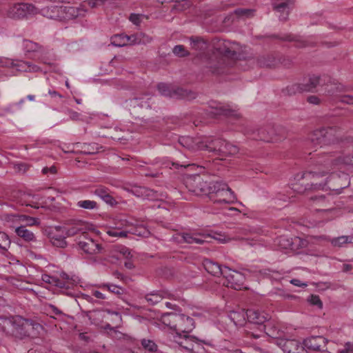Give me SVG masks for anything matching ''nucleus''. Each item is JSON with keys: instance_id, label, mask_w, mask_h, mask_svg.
<instances>
[{"instance_id": "obj_32", "label": "nucleus", "mask_w": 353, "mask_h": 353, "mask_svg": "<svg viewBox=\"0 0 353 353\" xmlns=\"http://www.w3.org/2000/svg\"><path fill=\"white\" fill-rule=\"evenodd\" d=\"M16 234L24 241L30 242L36 241V237L32 232L26 228L25 226H18L15 229Z\"/></svg>"}, {"instance_id": "obj_22", "label": "nucleus", "mask_w": 353, "mask_h": 353, "mask_svg": "<svg viewBox=\"0 0 353 353\" xmlns=\"http://www.w3.org/2000/svg\"><path fill=\"white\" fill-rule=\"evenodd\" d=\"M301 239L299 237H295L294 239H289L286 236H280L277 237L274 242L275 244L281 250H292L296 249L294 244L300 242Z\"/></svg>"}, {"instance_id": "obj_20", "label": "nucleus", "mask_w": 353, "mask_h": 353, "mask_svg": "<svg viewBox=\"0 0 353 353\" xmlns=\"http://www.w3.org/2000/svg\"><path fill=\"white\" fill-rule=\"evenodd\" d=\"M272 37L285 41H294L295 43V47L299 48H305L312 45L311 42H309L308 41L303 39L301 37L294 35L292 34H284L282 35L274 34L272 35Z\"/></svg>"}, {"instance_id": "obj_9", "label": "nucleus", "mask_w": 353, "mask_h": 353, "mask_svg": "<svg viewBox=\"0 0 353 353\" xmlns=\"http://www.w3.org/2000/svg\"><path fill=\"white\" fill-rule=\"evenodd\" d=\"M246 316L250 323L258 325L261 332L269 334L267 331L268 323H269V315L268 314L265 312L250 309L247 310Z\"/></svg>"}, {"instance_id": "obj_38", "label": "nucleus", "mask_w": 353, "mask_h": 353, "mask_svg": "<svg viewBox=\"0 0 353 353\" xmlns=\"http://www.w3.org/2000/svg\"><path fill=\"white\" fill-rule=\"evenodd\" d=\"M1 219L10 227L21 223L20 214H3L1 216Z\"/></svg>"}, {"instance_id": "obj_6", "label": "nucleus", "mask_w": 353, "mask_h": 353, "mask_svg": "<svg viewBox=\"0 0 353 353\" xmlns=\"http://www.w3.org/2000/svg\"><path fill=\"white\" fill-rule=\"evenodd\" d=\"M158 90L162 96L174 99H191L195 98V93L181 88H173L170 85L160 83L158 84Z\"/></svg>"}, {"instance_id": "obj_60", "label": "nucleus", "mask_w": 353, "mask_h": 353, "mask_svg": "<svg viewBox=\"0 0 353 353\" xmlns=\"http://www.w3.org/2000/svg\"><path fill=\"white\" fill-rule=\"evenodd\" d=\"M340 101L343 103L353 105V96L350 94L343 95L340 98Z\"/></svg>"}, {"instance_id": "obj_56", "label": "nucleus", "mask_w": 353, "mask_h": 353, "mask_svg": "<svg viewBox=\"0 0 353 353\" xmlns=\"http://www.w3.org/2000/svg\"><path fill=\"white\" fill-rule=\"evenodd\" d=\"M337 353H353V343H346L342 347L338 349Z\"/></svg>"}, {"instance_id": "obj_52", "label": "nucleus", "mask_w": 353, "mask_h": 353, "mask_svg": "<svg viewBox=\"0 0 353 353\" xmlns=\"http://www.w3.org/2000/svg\"><path fill=\"white\" fill-rule=\"evenodd\" d=\"M172 52L179 57H185L190 54V52L185 50L183 45L175 46L172 49Z\"/></svg>"}, {"instance_id": "obj_62", "label": "nucleus", "mask_w": 353, "mask_h": 353, "mask_svg": "<svg viewBox=\"0 0 353 353\" xmlns=\"http://www.w3.org/2000/svg\"><path fill=\"white\" fill-rule=\"evenodd\" d=\"M54 286H57L60 288H68V282H66L65 281H63L59 278H56V283H54Z\"/></svg>"}, {"instance_id": "obj_42", "label": "nucleus", "mask_w": 353, "mask_h": 353, "mask_svg": "<svg viewBox=\"0 0 353 353\" xmlns=\"http://www.w3.org/2000/svg\"><path fill=\"white\" fill-rule=\"evenodd\" d=\"M77 207L85 210H95L99 208L98 203L92 200H81L77 203Z\"/></svg>"}, {"instance_id": "obj_23", "label": "nucleus", "mask_w": 353, "mask_h": 353, "mask_svg": "<svg viewBox=\"0 0 353 353\" xmlns=\"http://www.w3.org/2000/svg\"><path fill=\"white\" fill-rule=\"evenodd\" d=\"M21 47L27 57L32 59H34L35 53L42 50L41 45L29 39H23Z\"/></svg>"}, {"instance_id": "obj_15", "label": "nucleus", "mask_w": 353, "mask_h": 353, "mask_svg": "<svg viewBox=\"0 0 353 353\" xmlns=\"http://www.w3.org/2000/svg\"><path fill=\"white\" fill-rule=\"evenodd\" d=\"M327 339L322 336H312L304 340V346L314 351H325Z\"/></svg>"}, {"instance_id": "obj_19", "label": "nucleus", "mask_w": 353, "mask_h": 353, "mask_svg": "<svg viewBox=\"0 0 353 353\" xmlns=\"http://www.w3.org/2000/svg\"><path fill=\"white\" fill-rule=\"evenodd\" d=\"M179 320L177 324L176 332L188 334V333L192 332L195 327L194 321L190 316L180 314Z\"/></svg>"}, {"instance_id": "obj_2", "label": "nucleus", "mask_w": 353, "mask_h": 353, "mask_svg": "<svg viewBox=\"0 0 353 353\" xmlns=\"http://www.w3.org/2000/svg\"><path fill=\"white\" fill-rule=\"evenodd\" d=\"M350 150L351 149L348 147L345 150L343 151L317 154V165L323 166L325 170L321 172L314 170L299 172L296 174L294 179L299 181L303 179H312L319 178L325 176L331 170L340 168L342 165L353 166V154L350 156Z\"/></svg>"}, {"instance_id": "obj_41", "label": "nucleus", "mask_w": 353, "mask_h": 353, "mask_svg": "<svg viewBox=\"0 0 353 353\" xmlns=\"http://www.w3.org/2000/svg\"><path fill=\"white\" fill-rule=\"evenodd\" d=\"M334 246L342 247L347 243H353V235L350 236H341L333 239L331 241Z\"/></svg>"}, {"instance_id": "obj_44", "label": "nucleus", "mask_w": 353, "mask_h": 353, "mask_svg": "<svg viewBox=\"0 0 353 353\" xmlns=\"http://www.w3.org/2000/svg\"><path fill=\"white\" fill-rule=\"evenodd\" d=\"M81 152L85 154H94L99 152V148L97 144L83 143L81 146Z\"/></svg>"}, {"instance_id": "obj_36", "label": "nucleus", "mask_w": 353, "mask_h": 353, "mask_svg": "<svg viewBox=\"0 0 353 353\" xmlns=\"http://www.w3.org/2000/svg\"><path fill=\"white\" fill-rule=\"evenodd\" d=\"M196 340V339L194 336L185 334H183V340L177 343L185 350L191 352L194 348L193 343L195 342Z\"/></svg>"}, {"instance_id": "obj_59", "label": "nucleus", "mask_w": 353, "mask_h": 353, "mask_svg": "<svg viewBox=\"0 0 353 353\" xmlns=\"http://www.w3.org/2000/svg\"><path fill=\"white\" fill-rule=\"evenodd\" d=\"M310 301L311 304L314 305L318 306L319 308H321L323 306L322 301H321L319 296L312 295L310 299Z\"/></svg>"}, {"instance_id": "obj_3", "label": "nucleus", "mask_w": 353, "mask_h": 353, "mask_svg": "<svg viewBox=\"0 0 353 353\" xmlns=\"http://www.w3.org/2000/svg\"><path fill=\"white\" fill-rule=\"evenodd\" d=\"M40 326L39 323L21 316L10 318L0 316V330L16 339H23L28 337L32 330H37Z\"/></svg>"}, {"instance_id": "obj_54", "label": "nucleus", "mask_w": 353, "mask_h": 353, "mask_svg": "<svg viewBox=\"0 0 353 353\" xmlns=\"http://www.w3.org/2000/svg\"><path fill=\"white\" fill-rule=\"evenodd\" d=\"M129 233L140 236H148L150 234V232L146 228L143 227L142 225H140L137 226L133 231L130 232Z\"/></svg>"}, {"instance_id": "obj_49", "label": "nucleus", "mask_w": 353, "mask_h": 353, "mask_svg": "<svg viewBox=\"0 0 353 353\" xmlns=\"http://www.w3.org/2000/svg\"><path fill=\"white\" fill-rule=\"evenodd\" d=\"M20 221L25 222L29 226L38 225L40 221L38 218L32 217L25 214H20Z\"/></svg>"}, {"instance_id": "obj_47", "label": "nucleus", "mask_w": 353, "mask_h": 353, "mask_svg": "<svg viewBox=\"0 0 353 353\" xmlns=\"http://www.w3.org/2000/svg\"><path fill=\"white\" fill-rule=\"evenodd\" d=\"M11 241L7 234L0 231V249L7 251L10 246Z\"/></svg>"}, {"instance_id": "obj_63", "label": "nucleus", "mask_w": 353, "mask_h": 353, "mask_svg": "<svg viewBox=\"0 0 353 353\" xmlns=\"http://www.w3.org/2000/svg\"><path fill=\"white\" fill-rule=\"evenodd\" d=\"M307 101L311 104L319 105L321 103V99L315 95L309 96L307 98Z\"/></svg>"}, {"instance_id": "obj_34", "label": "nucleus", "mask_w": 353, "mask_h": 353, "mask_svg": "<svg viewBox=\"0 0 353 353\" xmlns=\"http://www.w3.org/2000/svg\"><path fill=\"white\" fill-rule=\"evenodd\" d=\"M328 182L327 180L325 183H312L311 184H307L305 188L299 187L297 184H294L292 189L299 192V193H304L305 191L307 190H312V189H322L323 190L325 188V186L327 185V183Z\"/></svg>"}, {"instance_id": "obj_33", "label": "nucleus", "mask_w": 353, "mask_h": 353, "mask_svg": "<svg viewBox=\"0 0 353 353\" xmlns=\"http://www.w3.org/2000/svg\"><path fill=\"white\" fill-rule=\"evenodd\" d=\"M222 143V148L221 149L219 148V155L227 157L234 155L238 152L239 148L236 145H233L225 140H223Z\"/></svg>"}, {"instance_id": "obj_28", "label": "nucleus", "mask_w": 353, "mask_h": 353, "mask_svg": "<svg viewBox=\"0 0 353 353\" xmlns=\"http://www.w3.org/2000/svg\"><path fill=\"white\" fill-rule=\"evenodd\" d=\"M205 269L211 274L214 276L222 275L223 276L224 267H221L217 263L212 261L210 259H205L203 262Z\"/></svg>"}, {"instance_id": "obj_46", "label": "nucleus", "mask_w": 353, "mask_h": 353, "mask_svg": "<svg viewBox=\"0 0 353 353\" xmlns=\"http://www.w3.org/2000/svg\"><path fill=\"white\" fill-rule=\"evenodd\" d=\"M129 231L121 230L120 228H110L107 231V234L113 237L124 238L128 236Z\"/></svg>"}, {"instance_id": "obj_48", "label": "nucleus", "mask_w": 353, "mask_h": 353, "mask_svg": "<svg viewBox=\"0 0 353 353\" xmlns=\"http://www.w3.org/2000/svg\"><path fill=\"white\" fill-rule=\"evenodd\" d=\"M124 37L125 34H115L111 39V43L118 47L127 46Z\"/></svg>"}, {"instance_id": "obj_45", "label": "nucleus", "mask_w": 353, "mask_h": 353, "mask_svg": "<svg viewBox=\"0 0 353 353\" xmlns=\"http://www.w3.org/2000/svg\"><path fill=\"white\" fill-rule=\"evenodd\" d=\"M81 225V221L76 222L74 225H72L70 228H66L65 227H63L64 228V232L66 236H74L77 234L78 232L82 231V228L80 227Z\"/></svg>"}, {"instance_id": "obj_61", "label": "nucleus", "mask_w": 353, "mask_h": 353, "mask_svg": "<svg viewBox=\"0 0 353 353\" xmlns=\"http://www.w3.org/2000/svg\"><path fill=\"white\" fill-rule=\"evenodd\" d=\"M311 201H313L314 203L316 205H319L325 202V196L324 195H319L314 196L310 198Z\"/></svg>"}, {"instance_id": "obj_1", "label": "nucleus", "mask_w": 353, "mask_h": 353, "mask_svg": "<svg viewBox=\"0 0 353 353\" xmlns=\"http://www.w3.org/2000/svg\"><path fill=\"white\" fill-rule=\"evenodd\" d=\"M187 190L197 196L206 195L215 203H228L234 199L228 184L221 181L208 182L199 174L190 175L184 180Z\"/></svg>"}, {"instance_id": "obj_35", "label": "nucleus", "mask_w": 353, "mask_h": 353, "mask_svg": "<svg viewBox=\"0 0 353 353\" xmlns=\"http://www.w3.org/2000/svg\"><path fill=\"white\" fill-rule=\"evenodd\" d=\"M15 66L17 67L18 70L27 72H37L41 70L39 66L32 64L29 61H21L19 63L16 64Z\"/></svg>"}, {"instance_id": "obj_53", "label": "nucleus", "mask_w": 353, "mask_h": 353, "mask_svg": "<svg viewBox=\"0 0 353 353\" xmlns=\"http://www.w3.org/2000/svg\"><path fill=\"white\" fill-rule=\"evenodd\" d=\"M254 10L245 8H238L234 10V14L238 17L248 18L253 16Z\"/></svg>"}, {"instance_id": "obj_57", "label": "nucleus", "mask_w": 353, "mask_h": 353, "mask_svg": "<svg viewBox=\"0 0 353 353\" xmlns=\"http://www.w3.org/2000/svg\"><path fill=\"white\" fill-rule=\"evenodd\" d=\"M143 14L132 13L129 17V20L134 25L139 26L141 23Z\"/></svg>"}, {"instance_id": "obj_37", "label": "nucleus", "mask_w": 353, "mask_h": 353, "mask_svg": "<svg viewBox=\"0 0 353 353\" xmlns=\"http://www.w3.org/2000/svg\"><path fill=\"white\" fill-rule=\"evenodd\" d=\"M223 142V139H211L205 147L209 152H216L219 154V148L221 149L222 148Z\"/></svg>"}, {"instance_id": "obj_30", "label": "nucleus", "mask_w": 353, "mask_h": 353, "mask_svg": "<svg viewBox=\"0 0 353 353\" xmlns=\"http://www.w3.org/2000/svg\"><path fill=\"white\" fill-rule=\"evenodd\" d=\"M167 295L168 293L163 291H154L145 294L144 299L148 304L154 305L159 303Z\"/></svg>"}, {"instance_id": "obj_16", "label": "nucleus", "mask_w": 353, "mask_h": 353, "mask_svg": "<svg viewBox=\"0 0 353 353\" xmlns=\"http://www.w3.org/2000/svg\"><path fill=\"white\" fill-rule=\"evenodd\" d=\"M323 85L325 86V94L327 96H337L339 93L348 92L352 90V88H349L335 80H330Z\"/></svg>"}, {"instance_id": "obj_11", "label": "nucleus", "mask_w": 353, "mask_h": 353, "mask_svg": "<svg viewBox=\"0 0 353 353\" xmlns=\"http://www.w3.org/2000/svg\"><path fill=\"white\" fill-rule=\"evenodd\" d=\"M46 232L51 243L54 246L61 248L66 247L67 242L65 241V238L67 236L64 232L63 228L61 226L50 228L46 230Z\"/></svg>"}, {"instance_id": "obj_27", "label": "nucleus", "mask_w": 353, "mask_h": 353, "mask_svg": "<svg viewBox=\"0 0 353 353\" xmlns=\"http://www.w3.org/2000/svg\"><path fill=\"white\" fill-rule=\"evenodd\" d=\"M180 314L174 312L165 313L161 316L162 323L170 329L176 331L178 322L180 321Z\"/></svg>"}, {"instance_id": "obj_8", "label": "nucleus", "mask_w": 353, "mask_h": 353, "mask_svg": "<svg viewBox=\"0 0 353 353\" xmlns=\"http://www.w3.org/2000/svg\"><path fill=\"white\" fill-rule=\"evenodd\" d=\"M321 85V79L319 76L312 75L304 83L293 84L287 88L290 94L303 92H314L317 85Z\"/></svg>"}, {"instance_id": "obj_29", "label": "nucleus", "mask_w": 353, "mask_h": 353, "mask_svg": "<svg viewBox=\"0 0 353 353\" xmlns=\"http://www.w3.org/2000/svg\"><path fill=\"white\" fill-rule=\"evenodd\" d=\"M278 63V59L272 54H265L257 57V65L259 67L272 68Z\"/></svg>"}, {"instance_id": "obj_5", "label": "nucleus", "mask_w": 353, "mask_h": 353, "mask_svg": "<svg viewBox=\"0 0 353 353\" xmlns=\"http://www.w3.org/2000/svg\"><path fill=\"white\" fill-rule=\"evenodd\" d=\"M37 12V8L31 3H17L8 6L4 14L12 19H21Z\"/></svg>"}, {"instance_id": "obj_31", "label": "nucleus", "mask_w": 353, "mask_h": 353, "mask_svg": "<svg viewBox=\"0 0 353 353\" xmlns=\"http://www.w3.org/2000/svg\"><path fill=\"white\" fill-rule=\"evenodd\" d=\"M151 97H149L148 94H145L141 97H134L130 100L131 105L136 107L139 106L141 108H150L151 104L150 101Z\"/></svg>"}, {"instance_id": "obj_13", "label": "nucleus", "mask_w": 353, "mask_h": 353, "mask_svg": "<svg viewBox=\"0 0 353 353\" xmlns=\"http://www.w3.org/2000/svg\"><path fill=\"white\" fill-rule=\"evenodd\" d=\"M209 108L210 109L209 112L212 116L224 115L233 117H237L239 116L236 110L230 108L229 105H223L216 101H210Z\"/></svg>"}, {"instance_id": "obj_40", "label": "nucleus", "mask_w": 353, "mask_h": 353, "mask_svg": "<svg viewBox=\"0 0 353 353\" xmlns=\"http://www.w3.org/2000/svg\"><path fill=\"white\" fill-rule=\"evenodd\" d=\"M230 45V41H223V42L219 45V50L225 56L232 57L236 54V52L234 50L231 49Z\"/></svg>"}, {"instance_id": "obj_58", "label": "nucleus", "mask_w": 353, "mask_h": 353, "mask_svg": "<svg viewBox=\"0 0 353 353\" xmlns=\"http://www.w3.org/2000/svg\"><path fill=\"white\" fill-rule=\"evenodd\" d=\"M56 278H57L56 276H50L47 274H43L41 276V280L43 282H45L46 283L51 284V285H54V283H56Z\"/></svg>"}, {"instance_id": "obj_12", "label": "nucleus", "mask_w": 353, "mask_h": 353, "mask_svg": "<svg viewBox=\"0 0 353 353\" xmlns=\"http://www.w3.org/2000/svg\"><path fill=\"white\" fill-rule=\"evenodd\" d=\"M78 248L88 254H97L103 250L101 243L87 236L79 241Z\"/></svg>"}, {"instance_id": "obj_14", "label": "nucleus", "mask_w": 353, "mask_h": 353, "mask_svg": "<svg viewBox=\"0 0 353 353\" xmlns=\"http://www.w3.org/2000/svg\"><path fill=\"white\" fill-rule=\"evenodd\" d=\"M293 0H272L274 10L280 12L279 19L286 21L288 18Z\"/></svg>"}, {"instance_id": "obj_64", "label": "nucleus", "mask_w": 353, "mask_h": 353, "mask_svg": "<svg viewBox=\"0 0 353 353\" xmlns=\"http://www.w3.org/2000/svg\"><path fill=\"white\" fill-rule=\"evenodd\" d=\"M57 168L55 166H51L50 168L46 167L42 169V172L44 174H46L48 173H51L54 174L57 173Z\"/></svg>"}, {"instance_id": "obj_51", "label": "nucleus", "mask_w": 353, "mask_h": 353, "mask_svg": "<svg viewBox=\"0 0 353 353\" xmlns=\"http://www.w3.org/2000/svg\"><path fill=\"white\" fill-rule=\"evenodd\" d=\"M141 345L145 350H148L150 352H154L157 350V345L152 340L142 339Z\"/></svg>"}, {"instance_id": "obj_21", "label": "nucleus", "mask_w": 353, "mask_h": 353, "mask_svg": "<svg viewBox=\"0 0 353 353\" xmlns=\"http://www.w3.org/2000/svg\"><path fill=\"white\" fill-rule=\"evenodd\" d=\"M283 350L285 353H307L304 343L302 344L297 340H286L283 345Z\"/></svg>"}, {"instance_id": "obj_18", "label": "nucleus", "mask_w": 353, "mask_h": 353, "mask_svg": "<svg viewBox=\"0 0 353 353\" xmlns=\"http://www.w3.org/2000/svg\"><path fill=\"white\" fill-rule=\"evenodd\" d=\"M270 130L274 131V126L268 125L264 128L254 131L252 134V139L255 140H261L265 142L277 141L279 139L274 138L270 134Z\"/></svg>"}, {"instance_id": "obj_55", "label": "nucleus", "mask_w": 353, "mask_h": 353, "mask_svg": "<svg viewBox=\"0 0 353 353\" xmlns=\"http://www.w3.org/2000/svg\"><path fill=\"white\" fill-rule=\"evenodd\" d=\"M162 165H164L165 167L171 165L172 166L174 167L176 169H179V168H186L190 165V164L188 162H181L180 163L174 162V161L164 162L162 163Z\"/></svg>"}, {"instance_id": "obj_39", "label": "nucleus", "mask_w": 353, "mask_h": 353, "mask_svg": "<svg viewBox=\"0 0 353 353\" xmlns=\"http://www.w3.org/2000/svg\"><path fill=\"white\" fill-rule=\"evenodd\" d=\"M133 34V39L134 41L135 45H146L150 43L152 40L151 37L142 32H137Z\"/></svg>"}, {"instance_id": "obj_43", "label": "nucleus", "mask_w": 353, "mask_h": 353, "mask_svg": "<svg viewBox=\"0 0 353 353\" xmlns=\"http://www.w3.org/2000/svg\"><path fill=\"white\" fill-rule=\"evenodd\" d=\"M54 8H61V6H52L43 8L41 10L43 16L50 19H60L61 12H57L53 10Z\"/></svg>"}, {"instance_id": "obj_10", "label": "nucleus", "mask_w": 353, "mask_h": 353, "mask_svg": "<svg viewBox=\"0 0 353 353\" xmlns=\"http://www.w3.org/2000/svg\"><path fill=\"white\" fill-rule=\"evenodd\" d=\"M190 40L192 49L197 52L196 56L208 61L210 59L208 41L199 37H191Z\"/></svg>"}, {"instance_id": "obj_17", "label": "nucleus", "mask_w": 353, "mask_h": 353, "mask_svg": "<svg viewBox=\"0 0 353 353\" xmlns=\"http://www.w3.org/2000/svg\"><path fill=\"white\" fill-rule=\"evenodd\" d=\"M204 238V236L201 234L183 232L179 234L176 237V239L179 243H187L189 244H203L206 241Z\"/></svg>"}, {"instance_id": "obj_24", "label": "nucleus", "mask_w": 353, "mask_h": 353, "mask_svg": "<svg viewBox=\"0 0 353 353\" xmlns=\"http://www.w3.org/2000/svg\"><path fill=\"white\" fill-rule=\"evenodd\" d=\"M125 190L133 195L144 199H152L154 197L153 190L143 186L132 185Z\"/></svg>"}, {"instance_id": "obj_50", "label": "nucleus", "mask_w": 353, "mask_h": 353, "mask_svg": "<svg viewBox=\"0 0 353 353\" xmlns=\"http://www.w3.org/2000/svg\"><path fill=\"white\" fill-rule=\"evenodd\" d=\"M101 288H107L108 291L117 295L123 294L125 291V290L120 286L109 283L103 284Z\"/></svg>"}, {"instance_id": "obj_26", "label": "nucleus", "mask_w": 353, "mask_h": 353, "mask_svg": "<svg viewBox=\"0 0 353 353\" xmlns=\"http://www.w3.org/2000/svg\"><path fill=\"white\" fill-rule=\"evenodd\" d=\"M94 194L100 197L104 202L113 206L117 203L116 200L110 194L108 188L104 186H99L94 190Z\"/></svg>"}, {"instance_id": "obj_4", "label": "nucleus", "mask_w": 353, "mask_h": 353, "mask_svg": "<svg viewBox=\"0 0 353 353\" xmlns=\"http://www.w3.org/2000/svg\"><path fill=\"white\" fill-rule=\"evenodd\" d=\"M309 139L314 145L321 148L338 143L341 141V133L336 127H323L314 130Z\"/></svg>"}, {"instance_id": "obj_25", "label": "nucleus", "mask_w": 353, "mask_h": 353, "mask_svg": "<svg viewBox=\"0 0 353 353\" xmlns=\"http://www.w3.org/2000/svg\"><path fill=\"white\" fill-rule=\"evenodd\" d=\"M53 10L57 12H61L60 19L70 20L75 19L79 15L78 10L72 6H61V8H54Z\"/></svg>"}, {"instance_id": "obj_7", "label": "nucleus", "mask_w": 353, "mask_h": 353, "mask_svg": "<svg viewBox=\"0 0 353 353\" xmlns=\"http://www.w3.org/2000/svg\"><path fill=\"white\" fill-rule=\"evenodd\" d=\"M223 277L227 281V286L236 290H241L247 289L245 286V277L243 274L240 272L232 270L228 267L225 266L223 270Z\"/></svg>"}]
</instances>
